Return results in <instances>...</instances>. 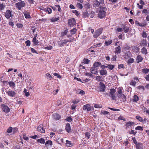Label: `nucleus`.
<instances>
[{"instance_id": "nucleus-1", "label": "nucleus", "mask_w": 149, "mask_h": 149, "mask_svg": "<svg viewBox=\"0 0 149 149\" xmlns=\"http://www.w3.org/2000/svg\"><path fill=\"white\" fill-rule=\"evenodd\" d=\"M116 96L120 101L123 102L126 101V97L124 94H123V91L120 87L117 88Z\"/></svg>"}, {"instance_id": "nucleus-2", "label": "nucleus", "mask_w": 149, "mask_h": 149, "mask_svg": "<svg viewBox=\"0 0 149 149\" xmlns=\"http://www.w3.org/2000/svg\"><path fill=\"white\" fill-rule=\"evenodd\" d=\"M100 9L99 10L97 17L100 19H102L104 18L106 15L107 8L103 6H101L100 7Z\"/></svg>"}, {"instance_id": "nucleus-3", "label": "nucleus", "mask_w": 149, "mask_h": 149, "mask_svg": "<svg viewBox=\"0 0 149 149\" xmlns=\"http://www.w3.org/2000/svg\"><path fill=\"white\" fill-rule=\"evenodd\" d=\"M25 3L24 1L22 0H19V1L15 3L16 7L19 10H21L22 8L25 6Z\"/></svg>"}, {"instance_id": "nucleus-4", "label": "nucleus", "mask_w": 149, "mask_h": 149, "mask_svg": "<svg viewBox=\"0 0 149 149\" xmlns=\"http://www.w3.org/2000/svg\"><path fill=\"white\" fill-rule=\"evenodd\" d=\"M12 11L11 10H7L4 13L3 15L7 19H10V17H11L12 18V16H13V15L12 14Z\"/></svg>"}, {"instance_id": "nucleus-5", "label": "nucleus", "mask_w": 149, "mask_h": 149, "mask_svg": "<svg viewBox=\"0 0 149 149\" xmlns=\"http://www.w3.org/2000/svg\"><path fill=\"white\" fill-rule=\"evenodd\" d=\"M1 108L2 110L5 113H8L10 111V109L8 106L4 104H1Z\"/></svg>"}, {"instance_id": "nucleus-6", "label": "nucleus", "mask_w": 149, "mask_h": 149, "mask_svg": "<svg viewBox=\"0 0 149 149\" xmlns=\"http://www.w3.org/2000/svg\"><path fill=\"white\" fill-rule=\"evenodd\" d=\"M83 110H87V111H90L93 110L94 109L93 107L90 106L89 104H87L86 105H84L83 107Z\"/></svg>"}, {"instance_id": "nucleus-7", "label": "nucleus", "mask_w": 149, "mask_h": 149, "mask_svg": "<svg viewBox=\"0 0 149 149\" xmlns=\"http://www.w3.org/2000/svg\"><path fill=\"white\" fill-rule=\"evenodd\" d=\"M102 29H99L96 30L95 32V33L93 36V37L94 38H96L99 36L102 33Z\"/></svg>"}, {"instance_id": "nucleus-8", "label": "nucleus", "mask_w": 149, "mask_h": 149, "mask_svg": "<svg viewBox=\"0 0 149 149\" xmlns=\"http://www.w3.org/2000/svg\"><path fill=\"white\" fill-rule=\"evenodd\" d=\"M100 88L99 91L100 92H104L105 91V88L106 87L104 84L102 82H100L99 84Z\"/></svg>"}, {"instance_id": "nucleus-9", "label": "nucleus", "mask_w": 149, "mask_h": 149, "mask_svg": "<svg viewBox=\"0 0 149 149\" xmlns=\"http://www.w3.org/2000/svg\"><path fill=\"white\" fill-rule=\"evenodd\" d=\"M76 21L74 18L70 19L68 20V23L69 25L70 26H72L76 24Z\"/></svg>"}, {"instance_id": "nucleus-10", "label": "nucleus", "mask_w": 149, "mask_h": 149, "mask_svg": "<svg viewBox=\"0 0 149 149\" xmlns=\"http://www.w3.org/2000/svg\"><path fill=\"white\" fill-rule=\"evenodd\" d=\"M37 130L40 133H44L45 132V130L43 127L42 124L40 125L37 129Z\"/></svg>"}, {"instance_id": "nucleus-11", "label": "nucleus", "mask_w": 149, "mask_h": 149, "mask_svg": "<svg viewBox=\"0 0 149 149\" xmlns=\"http://www.w3.org/2000/svg\"><path fill=\"white\" fill-rule=\"evenodd\" d=\"M52 116L53 118L56 120L60 119L61 118V116L57 113H54Z\"/></svg>"}, {"instance_id": "nucleus-12", "label": "nucleus", "mask_w": 149, "mask_h": 149, "mask_svg": "<svg viewBox=\"0 0 149 149\" xmlns=\"http://www.w3.org/2000/svg\"><path fill=\"white\" fill-rule=\"evenodd\" d=\"M101 4L100 2L97 0H93V5L95 7H99Z\"/></svg>"}, {"instance_id": "nucleus-13", "label": "nucleus", "mask_w": 149, "mask_h": 149, "mask_svg": "<svg viewBox=\"0 0 149 149\" xmlns=\"http://www.w3.org/2000/svg\"><path fill=\"white\" fill-rule=\"evenodd\" d=\"M101 68H102V69L100 71V75H106L107 74V72L106 70L103 69V66H101Z\"/></svg>"}, {"instance_id": "nucleus-14", "label": "nucleus", "mask_w": 149, "mask_h": 149, "mask_svg": "<svg viewBox=\"0 0 149 149\" xmlns=\"http://www.w3.org/2000/svg\"><path fill=\"white\" fill-rule=\"evenodd\" d=\"M143 60V58L140 55H138L136 59V62L137 63H139L141 62Z\"/></svg>"}, {"instance_id": "nucleus-15", "label": "nucleus", "mask_w": 149, "mask_h": 149, "mask_svg": "<svg viewBox=\"0 0 149 149\" xmlns=\"http://www.w3.org/2000/svg\"><path fill=\"white\" fill-rule=\"evenodd\" d=\"M7 94L9 96L13 97L15 95L16 93L14 91L9 90L8 91Z\"/></svg>"}, {"instance_id": "nucleus-16", "label": "nucleus", "mask_w": 149, "mask_h": 149, "mask_svg": "<svg viewBox=\"0 0 149 149\" xmlns=\"http://www.w3.org/2000/svg\"><path fill=\"white\" fill-rule=\"evenodd\" d=\"M67 41H66V39H64L62 41H58V45L60 47H63L64 45L66 44L67 43Z\"/></svg>"}, {"instance_id": "nucleus-17", "label": "nucleus", "mask_w": 149, "mask_h": 149, "mask_svg": "<svg viewBox=\"0 0 149 149\" xmlns=\"http://www.w3.org/2000/svg\"><path fill=\"white\" fill-rule=\"evenodd\" d=\"M65 129L66 131L69 133L71 131V128L70 127V125L69 123H67L66 125Z\"/></svg>"}, {"instance_id": "nucleus-18", "label": "nucleus", "mask_w": 149, "mask_h": 149, "mask_svg": "<svg viewBox=\"0 0 149 149\" xmlns=\"http://www.w3.org/2000/svg\"><path fill=\"white\" fill-rule=\"evenodd\" d=\"M132 50L133 52L135 53L138 52L139 51V47L136 46H133L132 47Z\"/></svg>"}, {"instance_id": "nucleus-19", "label": "nucleus", "mask_w": 149, "mask_h": 149, "mask_svg": "<svg viewBox=\"0 0 149 149\" xmlns=\"http://www.w3.org/2000/svg\"><path fill=\"white\" fill-rule=\"evenodd\" d=\"M60 19V17L58 16H56L52 17L50 19V21L52 22H55L58 20Z\"/></svg>"}, {"instance_id": "nucleus-20", "label": "nucleus", "mask_w": 149, "mask_h": 149, "mask_svg": "<svg viewBox=\"0 0 149 149\" xmlns=\"http://www.w3.org/2000/svg\"><path fill=\"white\" fill-rule=\"evenodd\" d=\"M66 143V146L68 147H70L74 145V143H72L70 141H68V140H66L65 141Z\"/></svg>"}, {"instance_id": "nucleus-21", "label": "nucleus", "mask_w": 149, "mask_h": 149, "mask_svg": "<svg viewBox=\"0 0 149 149\" xmlns=\"http://www.w3.org/2000/svg\"><path fill=\"white\" fill-rule=\"evenodd\" d=\"M96 66V67H95L93 68H91V72L92 74H97V68H96V67L97 66Z\"/></svg>"}, {"instance_id": "nucleus-22", "label": "nucleus", "mask_w": 149, "mask_h": 149, "mask_svg": "<svg viewBox=\"0 0 149 149\" xmlns=\"http://www.w3.org/2000/svg\"><path fill=\"white\" fill-rule=\"evenodd\" d=\"M95 79L99 81H103L104 80V77H102L101 76H97L96 77Z\"/></svg>"}, {"instance_id": "nucleus-23", "label": "nucleus", "mask_w": 149, "mask_h": 149, "mask_svg": "<svg viewBox=\"0 0 149 149\" xmlns=\"http://www.w3.org/2000/svg\"><path fill=\"white\" fill-rule=\"evenodd\" d=\"M134 124V122L129 121L127 122L126 123L125 126L126 127H131V126L133 125Z\"/></svg>"}, {"instance_id": "nucleus-24", "label": "nucleus", "mask_w": 149, "mask_h": 149, "mask_svg": "<svg viewBox=\"0 0 149 149\" xmlns=\"http://www.w3.org/2000/svg\"><path fill=\"white\" fill-rule=\"evenodd\" d=\"M123 29L124 30V32L125 33H127L129 30V28L125 25H123Z\"/></svg>"}, {"instance_id": "nucleus-25", "label": "nucleus", "mask_w": 149, "mask_h": 149, "mask_svg": "<svg viewBox=\"0 0 149 149\" xmlns=\"http://www.w3.org/2000/svg\"><path fill=\"white\" fill-rule=\"evenodd\" d=\"M121 48L120 46H118L115 48V54L120 53L121 52Z\"/></svg>"}, {"instance_id": "nucleus-26", "label": "nucleus", "mask_w": 149, "mask_h": 149, "mask_svg": "<svg viewBox=\"0 0 149 149\" xmlns=\"http://www.w3.org/2000/svg\"><path fill=\"white\" fill-rule=\"evenodd\" d=\"M52 145V142L50 140H48L46 141L45 145L46 146H51Z\"/></svg>"}, {"instance_id": "nucleus-27", "label": "nucleus", "mask_w": 149, "mask_h": 149, "mask_svg": "<svg viewBox=\"0 0 149 149\" xmlns=\"http://www.w3.org/2000/svg\"><path fill=\"white\" fill-rule=\"evenodd\" d=\"M141 52L144 55H146L148 53L147 50L145 47L141 49Z\"/></svg>"}, {"instance_id": "nucleus-28", "label": "nucleus", "mask_w": 149, "mask_h": 149, "mask_svg": "<svg viewBox=\"0 0 149 149\" xmlns=\"http://www.w3.org/2000/svg\"><path fill=\"white\" fill-rule=\"evenodd\" d=\"M37 141L38 143L41 144H44L45 143V141L43 138H41L37 140Z\"/></svg>"}, {"instance_id": "nucleus-29", "label": "nucleus", "mask_w": 149, "mask_h": 149, "mask_svg": "<svg viewBox=\"0 0 149 149\" xmlns=\"http://www.w3.org/2000/svg\"><path fill=\"white\" fill-rule=\"evenodd\" d=\"M89 16V14L87 10H86L85 12L83 13L82 14V17L84 18H86Z\"/></svg>"}, {"instance_id": "nucleus-30", "label": "nucleus", "mask_w": 149, "mask_h": 149, "mask_svg": "<svg viewBox=\"0 0 149 149\" xmlns=\"http://www.w3.org/2000/svg\"><path fill=\"white\" fill-rule=\"evenodd\" d=\"M86 9H88L91 8L89 2H86L84 5Z\"/></svg>"}, {"instance_id": "nucleus-31", "label": "nucleus", "mask_w": 149, "mask_h": 149, "mask_svg": "<svg viewBox=\"0 0 149 149\" xmlns=\"http://www.w3.org/2000/svg\"><path fill=\"white\" fill-rule=\"evenodd\" d=\"M85 137L87 138V139H88L90 138L91 135L89 132H86L85 133Z\"/></svg>"}, {"instance_id": "nucleus-32", "label": "nucleus", "mask_w": 149, "mask_h": 149, "mask_svg": "<svg viewBox=\"0 0 149 149\" xmlns=\"http://www.w3.org/2000/svg\"><path fill=\"white\" fill-rule=\"evenodd\" d=\"M134 61V60L132 58H130L127 61L128 64H130L133 63Z\"/></svg>"}, {"instance_id": "nucleus-33", "label": "nucleus", "mask_w": 149, "mask_h": 149, "mask_svg": "<svg viewBox=\"0 0 149 149\" xmlns=\"http://www.w3.org/2000/svg\"><path fill=\"white\" fill-rule=\"evenodd\" d=\"M83 62L84 64H88L89 63L90 61L86 58H84L83 61Z\"/></svg>"}, {"instance_id": "nucleus-34", "label": "nucleus", "mask_w": 149, "mask_h": 149, "mask_svg": "<svg viewBox=\"0 0 149 149\" xmlns=\"http://www.w3.org/2000/svg\"><path fill=\"white\" fill-rule=\"evenodd\" d=\"M45 11L46 12H47L48 14L51 13L52 12V9L49 8H47L45 9Z\"/></svg>"}, {"instance_id": "nucleus-35", "label": "nucleus", "mask_w": 149, "mask_h": 149, "mask_svg": "<svg viewBox=\"0 0 149 149\" xmlns=\"http://www.w3.org/2000/svg\"><path fill=\"white\" fill-rule=\"evenodd\" d=\"M141 45L142 46H145L147 45V42L146 40H142L140 43Z\"/></svg>"}, {"instance_id": "nucleus-36", "label": "nucleus", "mask_w": 149, "mask_h": 149, "mask_svg": "<svg viewBox=\"0 0 149 149\" xmlns=\"http://www.w3.org/2000/svg\"><path fill=\"white\" fill-rule=\"evenodd\" d=\"M32 42L34 44L36 45H37L39 43L38 41L36 38H33Z\"/></svg>"}, {"instance_id": "nucleus-37", "label": "nucleus", "mask_w": 149, "mask_h": 149, "mask_svg": "<svg viewBox=\"0 0 149 149\" xmlns=\"http://www.w3.org/2000/svg\"><path fill=\"white\" fill-rule=\"evenodd\" d=\"M5 7V6L4 5L3 3H0V10L1 11L3 10Z\"/></svg>"}, {"instance_id": "nucleus-38", "label": "nucleus", "mask_w": 149, "mask_h": 149, "mask_svg": "<svg viewBox=\"0 0 149 149\" xmlns=\"http://www.w3.org/2000/svg\"><path fill=\"white\" fill-rule=\"evenodd\" d=\"M8 84L11 87H12L13 88L15 86V83L12 81L9 82Z\"/></svg>"}, {"instance_id": "nucleus-39", "label": "nucleus", "mask_w": 149, "mask_h": 149, "mask_svg": "<svg viewBox=\"0 0 149 149\" xmlns=\"http://www.w3.org/2000/svg\"><path fill=\"white\" fill-rule=\"evenodd\" d=\"M112 42V40L106 41L105 42V44L106 45L108 46L110 45Z\"/></svg>"}, {"instance_id": "nucleus-40", "label": "nucleus", "mask_w": 149, "mask_h": 149, "mask_svg": "<svg viewBox=\"0 0 149 149\" xmlns=\"http://www.w3.org/2000/svg\"><path fill=\"white\" fill-rule=\"evenodd\" d=\"M139 99L138 96L136 95H134L133 96V101L135 102H137Z\"/></svg>"}, {"instance_id": "nucleus-41", "label": "nucleus", "mask_w": 149, "mask_h": 149, "mask_svg": "<svg viewBox=\"0 0 149 149\" xmlns=\"http://www.w3.org/2000/svg\"><path fill=\"white\" fill-rule=\"evenodd\" d=\"M142 13L143 14L147 15L148 14V10L146 9H143L142 11Z\"/></svg>"}, {"instance_id": "nucleus-42", "label": "nucleus", "mask_w": 149, "mask_h": 149, "mask_svg": "<svg viewBox=\"0 0 149 149\" xmlns=\"http://www.w3.org/2000/svg\"><path fill=\"white\" fill-rule=\"evenodd\" d=\"M24 14L26 18L28 19L31 18L30 15L29 13L24 12Z\"/></svg>"}, {"instance_id": "nucleus-43", "label": "nucleus", "mask_w": 149, "mask_h": 149, "mask_svg": "<svg viewBox=\"0 0 149 149\" xmlns=\"http://www.w3.org/2000/svg\"><path fill=\"white\" fill-rule=\"evenodd\" d=\"M13 127H9L7 129L6 132L8 133H10L13 131Z\"/></svg>"}, {"instance_id": "nucleus-44", "label": "nucleus", "mask_w": 149, "mask_h": 149, "mask_svg": "<svg viewBox=\"0 0 149 149\" xmlns=\"http://www.w3.org/2000/svg\"><path fill=\"white\" fill-rule=\"evenodd\" d=\"M94 107L96 108H100L102 107V106L101 104H95L94 105Z\"/></svg>"}, {"instance_id": "nucleus-45", "label": "nucleus", "mask_w": 149, "mask_h": 149, "mask_svg": "<svg viewBox=\"0 0 149 149\" xmlns=\"http://www.w3.org/2000/svg\"><path fill=\"white\" fill-rule=\"evenodd\" d=\"M46 77L47 79L51 80L53 79V77L50 75V74L49 73H47L46 74Z\"/></svg>"}, {"instance_id": "nucleus-46", "label": "nucleus", "mask_w": 149, "mask_h": 149, "mask_svg": "<svg viewBox=\"0 0 149 149\" xmlns=\"http://www.w3.org/2000/svg\"><path fill=\"white\" fill-rule=\"evenodd\" d=\"M10 19V20L8 22V24L12 27H13L14 25V22L12 21L11 19Z\"/></svg>"}, {"instance_id": "nucleus-47", "label": "nucleus", "mask_w": 149, "mask_h": 149, "mask_svg": "<svg viewBox=\"0 0 149 149\" xmlns=\"http://www.w3.org/2000/svg\"><path fill=\"white\" fill-rule=\"evenodd\" d=\"M104 68H108L109 69L112 70L114 68V66H103Z\"/></svg>"}, {"instance_id": "nucleus-48", "label": "nucleus", "mask_w": 149, "mask_h": 149, "mask_svg": "<svg viewBox=\"0 0 149 149\" xmlns=\"http://www.w3.org/2000/svg\"><path fill=\"white\" fill-rule=\"evenodd\" d=\"M76 6L77 7L80 9H81L83 8V6L80 3H77Z\"/></svg>"}, {"instance_id": "nucleus-49", "label": "nucleus", "mask_w": 149, "mask_h": 149, "mask_svg": "<svg viewBox=\"0 0 149 149\" xmlns=\"http://www.w3.org/2000/svg\"><path fill=\"white\" fill-rule=\"evenodd\" d=\"M136 118L140 122H142L143 121V118L139 116H136Z\"/></svg>"}, {"instance_id": "nucleus-50", "label": "nucleus", "mask_w": 149, "mask_h": 149, "mask_svg": "<svg viewBox=\"0 0 149 149\" xmlns=\"http://www.w3.org/2000/svg\"><path fill=\"white\" fill-rule=\"evenodd\" d=\"M142 70L144 74H146L149 72V69H143Z\"/></svg>"}, {"instance_id": "nucleus-51", "label": "nucleus", "mask_w": 149, "mask_h": 149, "mask_svg": "<svg viewBox=\"0 0 149 149\" xmlns=\"http://www.w3.org/2000/svg\"><path fill=\"white\" fill-rule=\"evenodd\" d=\"M135 129L136 130L142 131L143 130V127L139 126H138L135 127Z\"/></svg>"}, {"instance_id": "nucleus-52", "label": "nucleus", "mask_w": 149, "mask_h": 149, "mask_svg": "<svg viewBox=\"0 0 149 149\" xmlns=\"http://www.w3.org/2000/svg\"><path fill=\"white\" fill-rule=\"evenodd\" d=\"M16 26L18 28H22L23 27V25L22 24L18 23L16 24Z\"/></svg>"}, {"instance_id": "nucleus-53", "label": "nucleus", "mask_w": 149, "mask_h": 149, "mask_svg": "<svg viewBox=\"0 0 149 149\" xmlns=\"http://www.w3.org/2000/svg\"><path fill=\"white\" fill-rule=\"evenodd\" d=\"M129 132L130 134H132L134 135H135L137 133L136 131H134L132 130H131L130 131H129Z\"/></svg>"}, {"instance_id": "nucleus-54", "label": "nucleus", "mask_w": 149, "mask_h": 149, "mask_svg": "<svg viewBox=\"0 0 149 149\" xmlns=\"http://www.w3.org/2000/svg\"><path fill=\"white\" fill-rule=\"evenodd\" d=\"M77 31V29L76 28H74L73 29L70 31V32L72 34H74L76 33Z\"/></svg>"}, {"instance_id": "nucleus-55", "label": "nucleus", "mask_w": 149, "mask_h": 149, "mask_svg": "<svg viewBox=\"0 0 149 149\" xmlns=\"http://www.w3.org/2000/svg\"><path fill=\"white\" fill-rule=\"evenodd\" d=\"M110 91L109 93L110 94H114L116 92V90L114 88H112L110 90Z\"/></svg>"}, {"instance_id": "nucleus-56", "label": "nucleus", "mask_w": 149, "mask_h": 149, "mask_svg": "<svg viewBox=\"0 0 149 149\" xmlns=\"http://www.w3.org/2000/svg\"><path fill=\"white\" fill-rule=\"evenodd\" d=\"M65 120L68 122H71L72 120V119L70 117H68L65 119Z\"/></svg>"}, {"instance_id": "nucleus-57", "label": "nucleus", "mask_w": 149, "mask_h": 149, "mask_svg": "<svg viewBox=\"0 0 149 149\" xmlns=\"http://www.w3.org/2000/svg\"><path fill=\"white\" fill-rule=\"evenodd\" d=\"M25 44L27 46H29L30 45L31 42L29 40H27L25 42Z\"/></svg>"}, {"instance_id": "nucleus-58", "label": "nucleus", "mask_w": 149, "mask_h": 149, "mask_svg": "<svg viewBox=\"0 0 149 149\" xmlns=\"http://www.w3.org/2000/svg\"><path fill=\"white\" fill-rule=\"evenodd\" d=\"M116 58H117V56L116 55H113L112 56V57L111 58V61H116Z\"/></svg>"}, {"instance_id": "nucleus-59", "label": "nucleus", "mask_w": 149, "mask_h": 149, "mask_svg": "<svg viewBox=\"0 0 149 149\" xmlns=\"http://www.w3.org/2000/svg\"><path fill=\"white\" fill-rule=\"evenodd\" d=\"M118 118L119 120H122L124 121L126 120L125 119L123 116H121L119 117Z\"/></svg>"}, {"instance_id": "nucleus-60", "label": "nucleus", "mask_w": 149, "mask_h": 149, "mask_svg": "<svg viewBox=\"0 0 149 149\" xmlns=\"http://www.w3.org/2000/svg\"><path fill=\"white\" fill-rule=\"evenodd\" d=\"M79 102V100H74L72 101V102L73 104H77Z\"/></svg>"}, {"instance_id": "nucleus-61", "label": "nucleus", "mask_w": 149, "mask_h": 149, "mask_svg": "<svg viewBox=\"0 0 149 149\" xmlns=\"http://www.w3.org/2000/svg\"><path fill=\"white\" fill-rule=\"evenodd\" d=\"M68 30H65L63 32L61 33L62 36H63L67 34L68 33Z\"/></svg>"}, {"instance_id": "nucleus-62", "label": "nucleus", "mask_w": 149, "mask_h": 149, "mask_svg": "<svg viewBox=\"0 0 149 149\" xmlns=\"http://www.w3.org/2000/svg\"><path fill=\"white\" fill-rule=\"evenodd\" d=\"M72 12L73 13H74L77 17H78L79 16V13L77 10H73Z\"/></svg>"}, {"instance_id": "nucleus-63", "label": "nucleus", "mask_w": 149, "mask_h": 149, "mask_svg": "<svg viewBox=\"0 0 149 149\" xmlns=\"http://www.w3.org/2000/svg\"><path fill=\"white\" fill-rule=\"evenodd\" d=\"M141 35L144 38H146L147 36V33L144 31H143V32L142 33Z\"/></svg>"}, {"instance_id": "nucleus-64", "label": "nucleus", "mask_w": 149, "mask_h": 149, "mask_svg": "<svg viewBox=\"0 0 149 149\" xmlns=\"http://www.w3.org/2000/svg\"><path fill=\"white\" fill-rule=\"evenodd\" d=\"M141 144L139 143H138L136 145V148L137 149H141Z\"/></svg>"}]
</instances>
